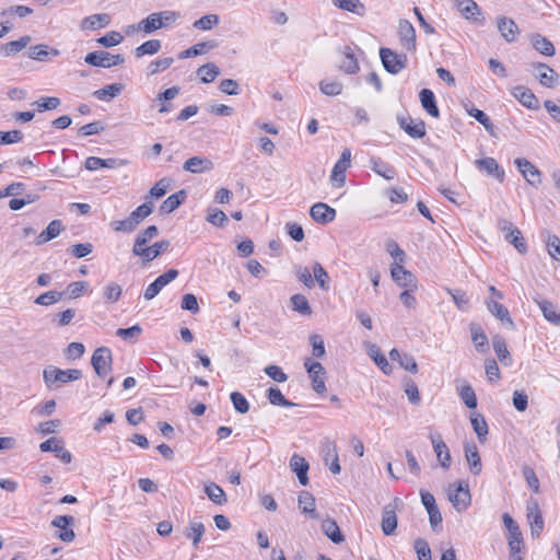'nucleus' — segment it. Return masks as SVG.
I'll return each mask as SVG.
<instances>
[{"label":"nucleus","mask_w":560,"mask_h":560,"mask_svg":"<svg viewBox=\"0 0 560 560\" xmlns=\"http://www.w3.org/2000/svg\"><path fill=\"white\" fill-rule=\"evenodd\" d=\"M419 98L423 109L432 117L438 118L440 110L436 105L434 93L429 89H422L419 93Z\"/></svg>","instance_id":"7c9ffc66"},{"label":"nucleus","mask_w":560,"mask_h":560,"mask_svg":"<svg viewBox=\"0 0 560 560\" xmlns=\"http://www.w3.org/2000/svg\"><path fill=\"white\" fill-rule=\"evenodd\" d=\"M63 295H65V292H59V291H55V290L47 291V292L38 295L35 299V303L37 305L49 306V305H52V304L59 302L60 300H62Z\"/></svg>","instance_id":"052dcab7"},{"label":"nucleus","mask_w":560,"mask_h":560,"mask_svg":"<svg viewBox=\"0 0 560 560\" xmlns=\"http://www.w3.org/2000/svg\"><path fill=\"white\" fill-rule=\"evenodd\" d=\"M372 170L385 179H393L396 176L395 168L378 158L371 159Z\"/></svg>","instance_id":"a18cd8bd"},{"label":"nucleus","mask_w":560,"mask_h":560,"mask_svg":"<svg viewBox=\"0 0 560 560\" xmlns=\"http://www.w3.org/2000/svg\"><path fill=\"white\" fill-rule=\"evenodd\" d=\"M529 40L533 47L541 55L546 57H552L556 52L553 44L541 34H532Z\"/></svg>","instance_id":"c85d7f7f"},{"label":"nucleus","mask_w":560,"mask_h":560,"mask_svg":"<svg viewBox=\"0 0 560 560\" xmlns=\"http://www.w3.org/2000/svg\"><path fill=\"white\" fill-rule=\"evenodd\" d=\"M304 366L307 370L310 377L312 378V388L317 394H323L326 392L325 380L323 375L325 374V369L319 362H314L307 359L304 362Z\"/></svg>","instance_id":"9d476101"},{"label":"nucleus","mask_w":560,"mask_h":560,"mask_svg":"<svg viewBox=\"0 0 560 560\" xmlns=\"http://www.w3.org/2000/svg\"><path fill=\"white\" fill-rule=\"evenodd\" d=\"M502 521H503L505 528L509 532V537H508L509 548H510L512 557H514L516 553L521 552V550L523 548L522 532H521L517 523L512 518V516L509 513H504L502 515Z\"/></svg>","instance_id":"39448f33"},{"label":"nucleus","mask_w":560,"mask_h":560,"mask_svg":"<svg viewBox=\"0 0 560 560\" xmlns=\"http://www.w3.org/2000/svg\"><path fill=\"white\" fill-rule=\"evenodd\" d=\"M456 7L462 15L480 24H485V18H480L481 12L478 4L474 0H455Z\"/></svg>","instance_id":"f3484780"},{"label":"nucleus","mask_w":560,"mask_h":560,"mask_svg":"<svg viewBox=\"0 0 560 560\" xmlns=\"http://www.w3.org/2000/svg\"><path fill=\"white\" fill-rule=\"evenodd\" d=\"M158 235H159V229L155 225H150L147 229H144L143 231H141L135 240L133 247H132V254L137 255L138 252H141V249L147 247V244L151 240L156 237Z\"/></svg>","instance_id":"c756f323"},{"label":"nucleus","mask_w":560,"mask_h":560,"mask_svg":"<svg viewBox=\"0 0 560 560\" xmlns=\"http://www.w3.org/2000/svg\"><path fill=\"white\" fill-rule=\"evenodd\" d=\"M152 213V203L144 202L137 207L129 215V218L137 224V226Z\"/></svg>","instance_id":"0e129e2a"},{"label":"nucleus","mask_w":560,"mask_h":560,"mask_svg":"<svg viewBox=\"0 0 560 560\" xmlns=\"http://www.w3.org/2000/svg\"><path fill=\"white\" fill-rule=\"evenodd\" d=\"M342 84L338 81H320L319 90L323 94L328 96H336L342 92Z\"/></svg>","instance_id":"774afa93"},{"label":"nucleus","mask_w":560,"mask_h":560,"mask_svg":"<svg viewBox=\"0 0 560 560\" xmlns=\"http://www.w3.org/2000/svg\"><path fill=\"white\" fill-rule=\"evenodd\" d=\"M487 306H488L489 312L495 318H498L502 323L503 326H505L506 328L512 329V330L515 329V324L510 316V312L503 304H501L497 301H488Z\"/></svg>","instance_id":"a211bd4d"},{"label":"nucleus","mask_w":560,"mask_h":560,"mask_svg":"<svg viewBox=\"0 0 560 560\" xmlns=\"http://www.w3.org/2000/svg\"><path fill=\"white\" fill-rule=\"evenodd\" d=\"M336 210L324 202H317L310 209V215L312 219L319 224H327L335 220Z\"/></svg>","instance_id":"2eb2a0df"},{"label":"nucleus","mask_w":560,"mask_h":560,"mask_svg":"<svg viewBox=\"0 0 560 560\" xmlns=\"http://www.w3.org/2000/svg\"><path fill=\"white\" fill-rule=\"evenodd\" d=\"M534 301L547 322L555 326H560V313H557V306L552 302L539 298H535Z\"/></svg>","instance_id":"5701e85b"},{"label":"nucleus","mask_w":560,"mask_h":560,"mask_svg":"<svg viewBox=\"0 0 560 560\" xmlns=\"http://www.w3.org/2000/svg\"><path fill=\"white\" fill-rule=\"evenodd\" d=\"M205 534V525L201 522H190L189 526L185 532V536L192 540V546L198 548L201 541L202 535Z\"/></svg>","instance_id":"603ef678"},{"label":"nucleus","mask_w":560,"mask_h":560,"mask_svg":"<svg viewBox=\"0 0 560 560\" xmlns=\"http://www.w3.org/2000/svg\"><path fill=\"white\" fill-rule=\"evenodd\" d=\"M290 468L296 474L298 479L302 486H306L308 483V463L304 457L299 454H293L290 459Z\"/></svg>","instance_id":"393cba45"},{"label":"nucleus","mask_w":560,"mask_h":560,"mask_svg":"<svg viewBox=\"0 0 560 560\" xmlns=\"http://www.w3.org/2000/svg\"><path fill=\"white\" fill-rule=\"evenodd\" d=\"M124 86L120 83H113L105 85L102 89H98L93 92V96L100 101H110L116 97L121 91Z\"/></svg>","instance_id":"09e8293b"},{"label":"nucleus","mask_w":560,"mask_h":560,"mask_svg":"<svg viewBox=\"0 0 560 560\" xmlns=\"http://www.w3.org/2000/svg\"><path fill=\"white\" fill-rule=\"evenodd\" d=\"M390 275L393 280L400 287L408 288L412 285L415 277L413 275L404 268L401 264L395 262L390 267Z\"/></svg>","instance_id":"a878e982"},{"label":"nucleus","mask_w":560,"mask_h":560,"mask_svg":"<svg viewBox=\"0 0 560 560\" xmlns=\"http://www.w3.org/2000/svg\"><path fill=\"white\" fill-rule=\"evenodd\" d=\"M458 396L467 408L475 409L477 407V396L469 384L465 383L460 388H458Z\"/></svg>","instance_id":"864d4df0"},{"label":"nucleus","mask_w":560,"mask_h":560,"mask_svg":"<svg viewBox=\"0 0 560 560\" xmlns=\"http://www.w3.org/2000/svg\"><path fill=\"white\" fill-rule=\"evenodd\" d=\"M268 400L271 405L281 407H293L295 404L288 400L278 387H270L268 390Z\"/></svg>","instance_id":"680f3d73"},{"label":"nucleus","mask_w":560,"mask_h":560,"mask_svg":"<svg viewBox=\"0 0 560 560\" xmlns=\"http://www.w3.org/2000/svg\"><path fill=\"white\" fill-rule=\"evenodd\" d=\"M429 438H430L432 447L435 452V455H436V458H438L440 465L444 469H448L451 466L452 458H451L448 447L445 444V442L443 441L441 434L430 433Z\"/></svg>","instance_id":"ddd939ff"},{"label":"nucleus","mask_w":560,"mask_h":560,"mask_svg":"<svg viewBox=\"0 0 560 560\" xmlns=\"http://www.w3.org/2000/svg\"><path fill=\"white\" fill-rule=\"evenodd\" d=\"M400 128L411 138L420 139L425 136V124L423 120L413 121L412 118H400Z\"/></svg>","instance_id":"4be33fe9"},{"label":"nucleus","mask_w":560,"mask_h":560,"mask_svg":"<svg viewBox=\"0 0 560 560\" xmlns=\"http://www.w3.org/2000/svg\"><path fill=\"white\" fill-rule=\"evenodd\" d=\"M499 226L501 231L504 232V238L512 244L518 253L524 254L527 252L526 242L516 226L506 220L500 221Z\"/></svg>","instance_id":"6e6552de"},{"label":"nucleus","mask_w":560,"mask_h":560,"mask_svg":"<svg viewBox=\"0 0 560 560\" xmlns=\"http://www.w3.org/2000/svg\"><path fill=\"white\" fill-rule=\"evenodd\" d=\"M313 275H314V277H313L314 282L316 281L318 283V285L320 287V289H323V290L329 289V285H328L329 276L319 262H314Z\"/></svg>","instance_id":"e2e57ef3"},{"label":"nucleus","mask_w":560,"mask_h":560,"mask_svg":"<svg viewBox=\"0 0 560 560\" xmlns=\"http://www.w3.org/2000/svg\"><path fill=\"white\" fill-rule=\"evenodd\" d=\"M50 55L56 57L59 55V50L55 48L49 49L48 46L44 44L32 46L27 51L28 58L37 61H46Z\"/></svg>","instance_id":"ea45409f"},{"label":"nucleus","mask_w":560,"mask_h":560,"mask_svg":"<svg viewBox=\"0 0 560 560\" xmlns=\"http://www.w3.org/2000/svg\"><path fill=\"white\" fill-rule=\"evenodd\" d=\"M380 58L384 69L390 74H398L408 65L406 54H397L390 48L382 47L380 49Z\"/></svg>","instance_id":"7ed1b4c3"},{"label":"nucleus","mask_w":560,"mask_h":560,"mask_svg":"<svg viewBox=\"0 0 560 560\" xmlns=\"http://www.w3.org/2000/svg\"><path fill=\"white\" fill-rule=\"evenodd\" d=\"M514 164L529 185L538 187L541 184V172L530 161L517 158Z\"/></svg>","instance_id":"1a4fd4ad"},{"label":"nucleus","mask_w":560,"mask_h":560,"mask_svg":"<svg viewBox=\"0 0 560 560\" xmlns=\"http://www.w3.org/2000/svg\"><path fill=\"white\" fill-rule=\"evenodd\" d=\"M292 308L302 315H311L312 308L307 299L303 294H294L290 299Z\"/></svg>","instance_id":"bf43d9fd"},{"label":"nucleus","mask_w":560,"mask_h":560,"mask_svg":"<svg viewBox=\"0 0 560 560\" xmlns=\"http://www.w3.org/2000/svg\"><path fill=\"white\" fill-rule=\"evenodd\" d=\"M162 47L161 40L150 39L141 44L135 49V56L141 58L144 55H154L160 51Z\"/></svg>","instance_id":"5fc2aeb1"},{"label":"nucleus","mask_w":560,"mask_h":560,"mask_svg":"<svg viewBox=\"0 0 560 560\" xmlns=\"http://www.w3.org/2000/svg\"><path fill=\"white\" fill-rule=\"evenodd\" d=\"M475 165L479 171L486 172L488 175L497 178L499 182L504 180V170L493 158H483L475 161Z\"/></svg>","instance_id":"dca6fc26"},{"label":"nucleus","mask_w":560,"mask_h":560,"mask_svg":"<svg viewBox=\"0 0 560 560\" xmlns=\"http://www.w3.org/2000/svg\"><path fill=\"white\" fill-rule=\"evenodd\" d=\"M113 357L110 349L106 347L97 348L91 358V364L100 377H104L112 370Z\"/></svg>","instance_id":"423d86ee"},{"label":"nucleus","mask_w":560,"mask_h":560,"mask_svg":"<svg viewBox=\"0 0 560 560\" xmlns=\"http://www.w3.org/2000/svg\"><path fill=\"white\" fill-rule=\"evenodd\" d=\"M322 530L334 544H341L345 541V536L335 520L326 518L322 522Z\"/></svg>","instance_id":"f704fd0d"},{"label":"nucleus","mask_w":560,"mask_h":560,"mask_svg":"<svg viewBox=\"0 0 560 560\" xmlns=\"http://www.w3.org/2000/svg\"><path fill=\"white\" fill-rule=\"evenodd\" d=\"M205 493L215 504L222 505L228 502L224 490L215 482H208L205 485Z\"/></svg>","instance_id":"37998d69"},{"label":"nucleus","mask_w":560,"mask_h":560,"mask_svg":"<svg viewBox=\"0 0 560 560\" xmlns=\"http://www.w3.org/2000/svg\"><path fill=\"white\" fill-rule=\"evenodd\" d=\"M84 61L93 67H102V68H112L114 66H118L125 62V58L122 55H112L105 50H96L89 52Z\"/></svg>","instance_id":"20e7f679"},{"label":"nucleus","mask_w":560,"mask_h":560,"mask_svg":"<svg viewBox=\"0 0 560 560\" xmlns=\"http://www.w3.org/2000/svg\"><path fill=\"white\" fill-rule=\"evenodd\" d=\"M217 47H218V43L214 40L200 42V43L189 47L188 49L183 50L179 54V58L184 59V58H191V57H196L199 55H203L207 51L214 49Z\"/></svg>","instance_id":"e433bc0d"},{"label":"nucleus","mask_w":560,"mask_h":560,"mask_svg":"<svg viewBox=\"0 0 560 560\" xmlns=\"http://www.w3.org/2000/svg\"><path fill=\"white\" fill-rule=\"evenodd\" d=\"M398 36L401 46L408 50L416 49V30L408 20H400L398 25Z\"/></svg>","instance_id":"4468645a"},{"label":"nucleus","mask_w":560,"mask_h":560,"mask_svg":"<svg viewBox=\"0 0 560 560\" xmlns=\"http://www.w3.org/2000/svg\"><path fill=\"white\" fill-rule=\"evenodd\" d=\"M512 94L526 108L533 110L539 108L538 98L529 89L524 86H516L514 88Z\"/></svg>","instance_id":"412c9836"},{"label":"nucleus","mask_w":560,"mask_h":560,"mask_svg":"<svg viewBox=\"0 0 560 560\" xmlns=\"http://www.w3.org/2000/svg\"><path fill=\"white\" fill-rule=\"evenodd\" d=\"M220 74L219 67L213 62L202 65L197 69V75L202 83H210Z\"/></svg>","instance_id":"de8ad7c7"},{"label":"nucleus","mask_w":560,"mask_h":560,"mask_svg":"<svg viewBox=\"0 0 560 560\" xmlns=\"http://www.w3.org/2000/svg\"><path fill=\"white\" fill-rule=\"evenodd\" d=\"M74 524V517L70 515H58L51 521V526L59 528L58 538L65 542H71L75 534L71 526Z\"/></svg>","instance_id":"9b49d317"},{"label":"nucleus","mask_w":560,"mask_h":560,"mask_svg":"<svg viewBox=\"0 0 560 560\" xmlns=\"http://www.w3.org/2000/svg\"><path fill=\"white\" fill-rule=\"evenodd\" d=\"M298 502L303 513L308 514L314 520L318 518V514L315 511V498L310 492L302 491Z\"/></svg>","instance_id":"79ce46f5"},{"label":"nucleus","mask_w":560,"mask_h":560,"mask_svg":"<svg viewBox=\"0 0 560 560\" xmlns=\"http://www.w3.org/2000/svg\"><path fill=\"white\" fill-rule=\"evenodd\" d=\"M350 167V165H345L339 162H336V164L332 167L331 175H330V182L334 187H342L346 182V171Z\"/></svg>","instance_id":"4d7b16f0"},{"label":"nucleus","mask_w":560,"mask_h":560,"mask_svg":"<svg viewBox=\"0 0 560 560\" xmlns=\"http://www.w3.org/2000/svg\"><path fill=\"white\" fill-rule=\"evenodd\" d=\"M340 10L352 12L359 16L365 14V5L360 0H331Z\"/></svg>","instance_id":"c03bdc74"},{"label":"nucleus","mask_w":560,"mask_h":560,"mask_svg":"<svg viewBox=\"0 0 560 560\" xmlns=\"http://www.w3.org/2000/svg\"><path fill=\"white\" fill-rule=\"evenodd\" d=\"M110 16L107 13H97L84 18L81 21L82 30L95 31L108 26Z\"/></svg>","instance_id":"cd10ccee"},{"label":"nucleus","mask_w":560,"mask_h":560,"mask_svg":"<svg viewBox=\"0 0 560 560\" xmlns=\"http://www.w3.org/2000/svg\"><path fill=\"white\" fill-rule=\"evenodd\" d=\"M492 346L493 350L498 357V359L501 361V363L505 366H510L512 364V358L508 350L505 340L502 336L495 335L492 337Z\"/></svg>","instance_id":"c9c22d12"},{"label":"nucleus","mask_w":560,"mask_h":560,"mask_svg":"<svg viewBox=\"0 0 560 560\" xmlns=\"http://www.w3.org/2000/svg\"><path fill=\"white\" fill-rule=\"evenodd\" d=\"M533 68L535 70V77L538 79L542 86L552 89L558 84V73L546 63H533Z\"/></svg>","instance_id":"f8f14e48"},{"label":"nucleus","mask_w":560,"mask_h":560,"mask_svg":"<svg viewBox=\"0 0 560 560\" xmlns=\"http://www.w3.org/2000/svg\"><path fill=\"white\" fill-rule=\"evenodd\" d=\"M470 423L478 438V441L483 444L487 441V435L489 432L486 419L480 413L475 412L470 415Z\"/></svg>","instance_id":"58836bf2"},{"label":"nucleus","mask_w":560,"mask_h":560,"mask_svg":"<svg viewBox=\"0 0 560 560\" xmlns=\"http://www.w3.org/2000/svg\"><path fill=\"white\" fill-rule=\"evenodd\" d=\"M171 243L168 240H162L159 242H155L151 246H147L141 252H138L136 256L141 257L143 262H150L154 260L156 257H159L162 253H165Z\"/></svg>","instance_id":"6ab92c4d"},{"label":"nucleus","mask_w":560,"mask_h":560,"mask_svg":"<svg viewBox=\"0 0 560 560\" xmlns=\"http://www.w3.org/2000/svg\"><path fill=\"white\" fill-rule=\"evenodd\" d=\"M187 194L185 190H178L177 192L168 196L161 205L160 211L168 214L176 210L186 199Z\"/></svg>","instance_id":"4c0bfd02"},{"label":"nucleus","mask_w":560,"mask_h":560,"mask_svg":"<svg viewBox=\"0 0 560 560\" xmlns=\"http://www.w3.org/2000/svg\"><path fill=\"white\" fill-rule=\"evenodd\" d=\"M82 377V372L78 369L61 370L56 366H48L43 372V378L49 389H56L61 384L78 381Z\"/></svg>","instance_id":"f257e3e1"},{"label":"nucleus","mask_w":560,"mask_h":560,"mask_svg":"<svg viewBox=\"0 0 560 560\" xmlns=\"http://www.w3.org/2000/svg\"><path fill=\"white\" fill-rule=\"evenodd\" d=\"M526 516L530 527V535L533 538H538L544 529V518L539 504L535 499H530L526 504Z\"/></svg>","instance_id":"0eeeda50"},{"label":"nucleus","mask_w":560,"mask_h":560,"mask_svg":"<svg viewBox=\"0 0 560 560\" xmlns=\"http://www.w3.org/2000/svg\"><path fill=\"white\" fill-rule=\"evenodd\" d=\"M230 399L233 404L234 409L240 413H246L249 410V402L246 397L240 392H233L230 395Z\"/></svg>","instance_id":"338daca9"},{"label":"nucleus","mask_w":560,"mask_h":560,"mask_svg":"<svg viewBox=\"0 0 560 560\" xmlns=\"http://www.w3.org/2000/svg\"><path fill=\"white\" fill-rule=\"evenodd\" d=\"M465 457L469 466V470L474 476H477L481 472V459L478 452V448L475 443H466L465 446Z\"/></svg>","instance_id":"b1692460"},{"label":"nucleus","mask_w":560,"mask_h":560,"mask_svg":"<svg viewBox=\"0 0 560 560\" xmlns=\"http://www.w3.org/2000/svg\"><path fill=\"white\" fill-rule=\"evenodd\" d=\"M121 292V287L118 283L109 282L103 290V296L106 302L115 303L119 300Z\"/></svg>","instance_id":"69168bd1"},{"label":"nucleus","mask_w":560,"mask_h":560,"mask_svg":"<svg viewBox=\"0 0 560 560\" xmlns=\"http://www.w3.org/2000/svg\"><path fill=\"white\" fill-rule=\"evenodd\" d=\"M447 498L457 512H464L471 502L468 485L463 481L450 485L447 488Z\"/></svg>","instance_id":"f03ea898"},{"label":"nucleus","mask_w":560,"mask_h":560,"mask_svg":"<svg viewBox=\"0 0 560 560\" xmlns=\"http://www.w3.org/2000/svg\"><path fill=\"white\" fill-rule=\"evenodd\" d=\"M62 230L60 220H52L47 228L37 236L36 244L40 245L56 238Z\"/></svg>","instance_id":"a19ab883"},{"label":"nucleus","mask_w":560,"mask_h":560,"mask_svg":"<svg viewBox=\"0 0 560 560\" xmlns=\"http://www.w3.org/2000/svg\"><path fill=\"white\" fill-rule=\"evenodd\" d=\"M497 25L501 36L508 43H513L516 40L517 35L520 34V28L514 20L502 16L498 19Z\"/></svg>","instance_id":"aec40b11"},{"label":"nucleus","mask_w":560,"mask_h":560,"mask_svg":"<svg viewBox=\"0 0 560 560\" xmlns=\"http://www.w3.org/2000/svg\"><path fill=\"white\" fill-rule=\"evenodd\" d=\"M213 167L212 162L207 158L192 156L188 159L183 168L186 172H190L194 174L202 173L205 171H210Z\"/></svg>","instance_id":"72a5a7b5"},{"label":"nucleus","mask_w":560,"mask_h":560,"mask_svg":"<svg viewBox=\"0 0 560 560\" xmlns=\"http://www.w3.org/2000/svg\"><path fill=\"white\" fill-rule=\"evenodd\" d=\"M381 526L386 536L393 535L397 528V515L390 504L386 505L383 510Z\"/></svg>","instance_id":"2f4dec72"},{"label":"nucleus","mask_w":560,"mask_h":560,"mask_svg":"<svg viewBox=\"0 0 560 560\" xmlns=\"http://www.w3.org/2000/svg\"><path fill=\"white\" fill-rule=\"evenodd\" d=\"M340 69L349 74H354L359 71L358 59L350 47H346L343 50V60L340 63Z\"/></svg>","instance_id":"8fccbe9b"},{"label":"nucleus","mask_w":560,"mask_h":560,"mask_svg":"<svg viewBox=\"0 0 560 560\" xmlns=\"http://www.w3.org/2000/svg\"><path fill=\"white\" fill-rule=\"evenodd\" d=\"M32 38L28 35H24L16 40L9 42L0 46V55L4 57L13 56L24 48L31 43Z\"/></svg>","instance_id":"473e14b6"},{"label":"nucleus","mask_w":560,"mask_h":560,"mask_svg":"<svg viewBox=\"0 0 560 560\" xmlns=\"http://www.w3.org/2000/svg\"><path fill=\"white\" fill-rule=\"evenodd\" d=\"M220 23L218 14L211 13L201 16L192 23V27L199 31H210Z\"/></svg>","instance_id":"6e6d98bb"},{"label":"nucleus","mask_w":560,"mask_h":560,"mask_svg":"<svg viewBox=\"0 0 560 560\" xmlns=\"http://www.w3.org/2000/svg\"><path fill=\"white\" fill-rule=\"evenodd\" d=\"M469 331L476 350L480 353H486L489 350V341L481 326L477 323H471Z\"/></svg>","instance_id":"bb28decb"},{"label":"nucleus","mask_w":560,"mask_h":560,"mask_svg":"<svg viewBox=\"0 0 560 560\" xmlns=\"http://www.w3.org/2000/svg\"><path fill=\"white\" fill-rule=\"evenodd\" d=\"M369 355L385 374H389L392 372V365L388 363L386 357L381 352L377 346H370Z\"/></svg>","instance_id":"3c124183"},{"label":"nucleus","mask_w":560,"mask_h":560,"mask_svg":"<svg viewBox=\"0 0 560 560\" xmlns=\"http://www.w3.org/2000/svg\"><path fill=\"white\" fill-rule=\"evenodd\" d=\"M161 28V20L158 12L149 14L137 24V30L144 34H151Z\"/></svg>","instance_id":"49530a36"},{"label":"nucleus","mask_w":560,"mask_h":560,"mask_svg":"<svg viewBox=\"0 0 560 560\" xmlns=\"http://www.w3.org/2000/svg\"><path fill=\"white\" fill-rule=\"evenodd\" d=\"M61 104L59 97L56 96H43L35 101L32 105L36 107V109L42 113L46 110L56 109Z\"/></svg>","instance_id":"13d9d810"}]
</instances>
